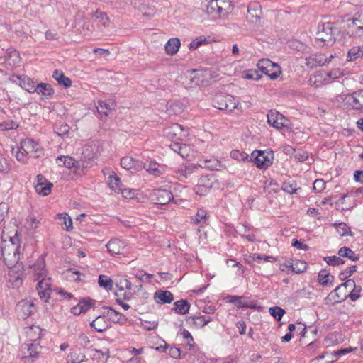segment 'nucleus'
I'll return each mask as SVG.
<instances>
[{
    "label": "nucleus",
    "mask_w": 363,
    "mask_h": 363,
    "mask_svg": "<svg viewBox=\"0 0 363 363\" xmlns=\"http://www.w3.org/2000/svg\"><path fill=\"white\" fill-rule=\"evenodd\" d=\"M92 16L97 19H101V23L104 26H106L109 21V18L108 17L107 13L99 9L93 13Z\"/></svg>",
    "instance_id": "obj_52"
},
{
    "label": "nucleus",
    "mask_w": 363,
    "mask_h": 363,
    "mask_svg": "<svg viewBox=\"0 0 363 363\" xmlns=\"http://www.w3.org/2000/svg\"><path fill=\"white\" fill-rule=\"evenodd\" d=\"M199 167L211 170H217L220 167V163L217 159L213 157L201 161Z\"/></svg>",
    "instance_id": "obj_34"
},
{
    "label": "nucleus",
    "mask_w": 363,
    "mask_h": 363,
    "mask_svg": "<svg viewBox=\"0 0 363 363\" xmlns=\"http://www.w3.org/2000/svg\"><path fill=\"white\" fill-rule=\"evenodd\" d=\"M324 260L327 262L328 264L331 266H339L345 263V260H343L340 256L325 257H324Z\"/></svg>",
    "instance_id": "obj_49"
},
{
    "label": "nucleus",
    "mask_w": 363,
    "mask_h": 363,
    "mask_svg": "<svg viewBox=\"0 0 363 363\" xmlns=\"http://www.w3.org/2000/svg\"><path fill=\"white\" fill-rule=\"evenodd\" d=\"M338 32V28L335 23L325 22L318 24L316 40L324 43L327 45L333 44L335 40V35Z\"/></svg>",
    "instance_id": "obj_2"
},
{
    "label": "nucleus",
    "mask_w": 363,
    "mask_h": 363,
    "mask_svg": "<svg viewBox=\"0 0 363 363\" xmlns=\"http://www.w3.org/2000/svg\"><path fill=\"white\" fill-rule=\"evenodd\" d=\"M51 281L50 279L46 277H41L37 284V289H50Z\"/></svg>",
    "instance_id": "obj_54"
},
{
    "label": "nucleus",
    "mask_w": 363,
    "mask_h": 363,
    "mask_svg": "<svg viewBox=\"0 0 363 363\" xmlns=\"http://www.w3.org/2000/svg\"><path fill=\"white\" fill-rule=\"evenodd\" d=\"M325 188L324 180L318 179L313 182V189L318 192H321Z\"/></svg>",
    "instance_id": "obj_63"
},
{
    "label": "nucleus",
    "mask_w": 363,
    "mask_h": 363,
    "mask_svg": "<svg viewBox=\"0 0 363 363\" xmlns=\"http://www.w3.org/2000/svg\"><path fill=\"white\" fill-rule=\"evenodd\" d=\"M191 152V148L190 145L183 143L180 152H179V155L182 156L183 158H188L190 156Z\"/></svg>",
    "instance_id": "obj_61"
},
{
    "label": "nucleus",
    "mask_w": 363,
    "mask_h": 363,
    "mask_svg": "<svg viewBox=\"0 0 363 363\" xmlns=\"http://www.w3.org/2000/svg\"><path fill=\"white\" fill-rule=\"evenodd\" d=\"M258 69L271 79H277L281 74L280 66L269 59H262L257 64Z\"/></svg>",
    "instance_id": "obj_4"
},
{
    "label": "nucleus",
    "mask_w": 363,
    "mask_h": 363,
    "mask_svg": "<svg viewBox=\"0 0 363 363\" xmlns=\"http://www.w3.org/2000/svg\"><path fill=\"white\" fill-rule=\"evenodd\" d=\"M85 355L80 352H72L69 355V360L72 363H81L84 361Z\"/></svg>",
    "instance_id": "obj_53"
},
{
    "label": "nucleus",
    "mask_w": 363,
    "mask_h": 363,
    "mask_svg": "<svg viewBox=\"0 0 363 363\" xmlns=\"http://www.w3.org/2000/svg\"><path fill=\"white\" fill-rule=\"evenodd\" d=\"M341 289L342 286H337L334 291H331L329 294L328 298L333 299L334 303L341 302L342 301V298H343V297H341L338 293V291H340Z\"/></svg>",
    "instance_id": "obj_58"
},
{
    "label": "nucleus",
    "mask_w": 363,
    "mask_h": 363,
    "mask_svg": "<svg viewBox=\"0 0 363 363\" xmlns=\"http://www.w3.org/2000/svg\"><path fill=\"white\" fill-rule=\"evenodd\" d=\"M252 157L255 160V164L259 169H265L272 164L270 160L262 151H253L252 153Z\"/></svg>",
    "instance_id": "obj_15"
},
{
    "label": "nucleus",
    "mask_w": 363,
    "mask_h": 363,
    "mask_svg": "<svg viewBox=\"0 0 363 363\" xmlns=\"http://www.w3.org/2000/svg\"><path fill=\"white\" fill-rule=\"evenodd\" d=\"M334 225L335 226L337 231L341 236H345L348 235H352L350 228L345 223H335Z\"/></svg>",
    "instance_id": "obj_48"
},
{
    "label": "nucleus",
    "mask_w": 363,
    "mask_h": 363,
    "mask_svg": "<svg viewBox=\"0 0 363 363\" xmlns=\"http://www.w3.org/2000/svg\"><path fill=\"white\" fill-rule=\"evenodd\" d=\"M3 262L8 268L16 267L20 259L21 238L17 232L0 245Z\"/></svg>",
    "instance_id": "obj_1"
},
{
    "label": "nucleus",
    "mask_w": 363,
    "mask_h": 363,
    "mask_svg": "<svg viewBox=\"0 0 363 363\" xmlns=\"http://www.w3.org/2000/svg\"><path fill=\"white\" fill-rule=\"evenodd\" d=\"M319 283L323 286H327L328 284H331L334 280V277L330 274V272L324 269L320 271L318 277Z\"/></svg>",
    "instance_id": "obj_36"
},
{
    "label": "nucleus",
    "mask_w": 363,
    "mask_h": 363,
    "mask_svg": "<svg viewBox=\"0 0 363 363\" xmlns=\"http://www.w3.org/2000/svg\"><path fill=\"white\" fill-rule=\"evenodd\" d=\"M21 148L26 154L30 155L33 157H39L42 150L39 145L32 138H25L21 142Z\"/></svg>",
    "instance_id": "obj_8"
},
{
    "label": "nucleus",
    "mask_w": 363,
    "mask_h": 363,
    "mask_svg": "<svg viewBox=\"0 0 363 363\" xmlns=\"http://www.w3.org/2000/svg\"><path fill=\"white\" fill-rule=\"evenodd\" d=\"M255 230L247 224L240 223L235 228V232L240 236L245 238L250 242L255 241Z\"/></svg>",
    "instance_id": "obj_14"
},
{
    "label": "nucleus",
    "mask_w": 363,
    "mask_h": 363,
    "mask_svg": "<svg viewBox=\"0 0 363 363\" xmlns=\"http://www.w3.org/2000/svg\"><path fill=\"white\" fill-rule=\"evenodd\" d=\"M359 292H360V289H356V287H355L348 295L345 294L343 298H342V300H344V299L347 298V297H349L351 301H355L359 298Z\"/></svg>",
    "instance_id": "obj_62"
},
{
    "label": "nucleus",
    "mask_w": 363,
    "mask_h": 363,
    "mask_svg": "<svg viewBox=\"0 0 363 363\" xmlns=\"http://www.w3.org/2000/svg\"><path fill=\"white\" fill-rule=\"evenodd\" d=\"M174 308H172V311H174L175 313L185 315L189 313L190 309V303L186 299H181L174 302Z\"/></svg>",
    "instance_id": "obj_24"
},
{
    "label": "nucleus",
    "mask_w": 363,
    "mask_h": 363,
    "mask_svg": "<svg viewBox=\"0 0 363 363\" xmlns=\"http://www.w3.org/2000/svg\"><path fill=\"white\" fill-rule=\"evenodd\" d=\"M261 14V6L258 3L253 2L250 4L247 8V18L250 19L251 21L253 18L258 20L260 18Z\"/></svg>",
    "instance_id": "obj_26"
},
{
    "label": "nucleus",
    "mask_w": 363,
    "mask_h": 363,
    "mask_svg": "<svg viewBox=\"0 0 363 363\" xmlns=\"http://www.w3.org/2000/svg\"><path fill=\"white\" fill-rule=\"evenodd\" d=\"M184 131V127L178 123H172L164 128L163 135L169 140H181L185 136Z\"/></svg>",
    "instance_id": "obj_9"
},
{
    "label": "nucleus",
    "mask_w": 363,
    "mask_h": 363,
    "mask_svg": "<svg viewBox=\"0 0 363 363\" xmlns=\"http://www.w3.org/2000/svg\"><path fill=\"white\" fill-rule=\"evenodd\" d=\"M98 112L101 114H104L106 116H108V113L112 109L110 104L105 101L99 100L98 105L96 106Z\"/></svg>",
    "instance_id": "obj_46"
},
{
    "label": "nucleus",
    "mask_w": 363,
    "mask_h": 363,
    "mask_svg": "<svg viewBox=\"0 0 363 363\" xmlns=\"http://www.w3.org/2000/svg\"><path fill=\"white\" fill-rule=\"evenodd\" d=\"M282 189L290 194H297L301 190V187H297V184L295 182H284L282 185Z\"/></svg>",
    "instance_id": "obj_40"
},
{
    "label": "nucleus",
    "mask_w": 363,
    "mask_h": 363,
    "mask_svg": "<svg viewBox=\"0 0 363 363\" xmlns=\"http://www.w3.org/2000/svg\"><path fill=\"white\" fill-rule=\"evenodd\" d=\"M57 160L62 162L64 166L69 169H80L84 166L81 161L76 160L69 156H60L57 157Z\"/></svg>",
    "instance_id": "obj_25"
},
{
    "label": "nucleus",
    "mask_w": 363,
    "mask_h": 363,
    "mask_svg": "<svg viewBox=\"0 0 363 363\" xmlns=\"http://www.w3.org/2000/svg\"><path fill=\"white\" fill-rule=\"evenodd\" d=\"M181 43L179 38H173L169 39L165 45V50L168 55L176 54L180 47Z\"/></svg>",
    "instance_id": "obj_30"
},
{
    "label": "nucleus",
    "mask_w": 363,
    "mask_h": 363,
    "mask_svg": "<svg viewBox=\"0 0 363 363\" xmlns=\"http://www.w3.org/2000/svg\"><path fill=\"white\" fill-rule=\"evenodd\" d=\"M188 322H189L191 324L195 325L196 328H203L206 325H207L208 323L212 321V319L209 317H206L204 315H200V316H194L192 318H189L187 320Z\"/></svg>",
    "instance_id": "obj_33"
},
{
    "label": "nucleus",
    "mask_w": 363,
    "mask_h": 363,
    "mask_svg": "<svg viewBox=\"0 0 363 363\" xmlns=\"http://www.w3.org/2000/svg\"><path fill=\"white\" fill-rule=\"evenodd\" d=\"M214 107L219 110L233 111L239 108L240 103L232 96H218L214 101Z\"/></svg>",
    "instance_id": "obj_5"
},
{
    "label": "nucleus",
    "mask_w": 363,
    "mask_h": 363,
    "mask_svg": "<svg viewBox=\"0 0 363 363\" xmlns=\"http://www.w3.org/2000/svg\"><path fill=\"white\" fill-rule=\"evenodd\" d=\"M238 307L242 308H251L256 309L257 305L255 301H248L245 299H243L242 297L238 303Z\"/></svg>",
    "instance_id": "obj_55"
},
{
    "label": "nucleus",
    "mask_w": 363,
    "mask_h": 363,
    "mask_svg": "<svg viewBox=\"0 0 363 363\" xmlns=\"http://www.w3.org/2000/svg\"><path fill=\"white\" fill-rule=\"evenodd\" d=\"M95 303L96 301L89 297L82 298L75 306L72 308L71 312L74 315H79L81 313H86L94 306Z\"/></svg>",
    "instance_id": "obj_12"
},
{
    "label": "nucleus",
    "mask_w": 363,
    "mask_h": 363,
    "mask_svg": "<svg viewBox=\"0 0 363 363\" xmlns=\"http://www.w3.org/2000/svg\"><path fill=\"white\" fill-rule=\"evenodd\" d=\"M108 179V185L112 190H113L115 192L122 194L124 196H128V194H125L127 192V189H123L122 188L123 185L118 176H117L116 174H111L109 176Z\"/></svg>",
    "instance_id": "obj_21"
},
{
    "label": "nucleus",
    "mask_w": 363,
    "mask_h": 363,
    "mask_svg": "<svg viewBox=\"0 0 363 363\" xmlns=\"http://www.w3.org/2000/svg\"><path fill=\"white\" fill-rule=\"evenodd\" d=\"M13 77H16L18 82H15L18 84L21 88L26 90L29 93L35 92V82L28 77L26 75L22 76H13Z\"/></svg>",
    "instance_id": "obj_16"
},
{
    "label": "nucleus",
    "mask_w": 363,
    "mask_h": 363,
    "mask_svg": "<svg viewBox=\"0 0 363 363\" xmlns=\"http://www.w3.org/2000/svg\"><path fill=\"white\" fill-rule=\"evenodd\" d=\"M16 310L18 317L26 319L35 312V308L33 302L30 299L26 298L18 302Z\"/></svg>",
    "instance_id": "obj_10"
},
{
    "label": "nucleus",
    "mask_w": 363,
    "mask_h": 363,
    "mask_svg": "<svg viewBox=\"0 0 363 363\" xmlns=\"http://www.w3.org/2000/svg\"><path fill=\"white\" fill-rule=\"evenodd\" d=\"M230 6V3L223 0H210L206 5V12L213 18H222L227 16Z\"/></svg>",
    "instance_id": "obj_3"
},
{
    "label": "nucleus",
    "mask_w": 363,
    "mask_h": 363,
    "mask_svg": "<svg viewBox=\"0 0 363 363\" xmlns=\"http://www.w3.org/2000/svg\"><path fill=\"white\" fill-rule=\"evenodd\" d=\"M267 116L268 123L277 130H281L289 125V120L278 111L270 110Z\"/></svg>",
    "instance_id": "obj_7"
},
{
    "label": "nucleus",
    "mask_w": 363,
    "mask_h": 363,
    "mask_svg": "<svg viewBox=\"0 0 363 363\" xmlns=\"http://www.w3.org/2000/svg\"><path fill=\"white\" fill-rule=\"evenodd\" d=\"M269 312L277 321H280L286 313V311L279 306L271 307Z\"/></svg>",
    "instance_id": "obj_45"
},
{
    "label": "nucleus",
    "mask_w": 363,
    "mask_h": 363,
    "mask_svg": "<svg viewBox=\"0 0 363 363\" xmlns=\"http://www.w3.org/2000/svg\"><path fill=\"white\" fill-rule=\"evenodd\" d=\"M154 300L158 304L170 303L174 300V295L169 291L157 290L154 294Z\"/></svg>",
    "instance_id": "obj_18"
},
{
    "label": "nucleus",
    "mask_w": 363,
    "mask_h": 363,
    "mask_svg": "<svg viewBox=\"0 0 363 363\" xmlns=\"http://www.w3.org/2000/svg\"><path fill=\"white\" fill-rule=\"evenodd\" d=\"M284 267L290 269L293 272L296 274H300L306 270L308 264L301 260H288L284 264Z\"/></svg>",
    "instance_id": "obj_19"
},
{
    "label": "nucleus",
    "mask_w": 363,
    "mask_h": 363,
    "mask_svg": "<svg viewBox=\"0 0 363 363\" xmlns=\"http://www.w3.org/2000/svg\"><path fill=\"white\" fill-rule=\"evenodd\" d=\"M326 61L328 62V65L332 64L335 66L343 65L344 59L343 55L340 56L337 53L330 54V55H326Z\"/></svg>",
    "instance_id": "obj_44"
},
{
    "label": "nucleus",
    "mask_w": 363,
    "mask_h": 363,
    "mask_svg": "<svg viewBox=\"0 0 363 363\" xmlns=\"http://www.w3.org/2000/svg\"><path fill=\"white\" fill-rule=\"evenodd\" d=\"M228 266H231L232 267H238V274L241 275L244 273L245 269L244 267L238 262L235 261V259H228L226 262Z\"/></svg>",
    "instance_id": "obj_60"
},
{
    "label": "nucleus",
    "mask_w": 363,
    "mask_h": 363,
    "mask_svg": "<svg viewBox=\"0 0 363 363\" xmlns=\"http://www.w3.org/2000/svg\"><path fill=\"white\" fill-rule=\"evenodd\" d=\"M67 214H65L64 216L62 214L60 218L63 219V222L61 223L62 227L64 230L67 231H69L72 229V221L69 216L66 217Z\"/></svg>",
    "instance_id": "obj_57"
},
{
    "label": "nucleus",
    "mask_w": 363,
    "mask_h": 363,
    "mask_svg": "<svg viewBox=\"0 0 363 363\" xmlns=\"http://www.w3.org/2000/svg\"><path fill=\"white\" fill-rule=\"evenodd\" d=\"M291 245L293 247H296L297 249L303 250H307L309 248V247L306 244L301 242L297 239L292 240Z\"/></svg>",
    "instance_id": "obj_64"
},
{
    "label": "nucleus",
    "mask_w": 363,
    "mask_h": 363,
    "mask_svg": "<svg viewBox=\"0 0 363 363\" xmlns=\"http://www.w3.org/2000/svg\"><path fill=\"white\" fill-rule=\"evenodd\" d=\"M152 200L155 203L160 205H166L169 202L176 203L171 191L166 189H155L152 194Z\"/></svg>",
    "instance_id": "obj_11"
},
{
    "label": "nucleus",
    "mask_w": 363,
    "mask_h": 363,
    "mask_svg": "<svg viewBox=\"0 0 363 363\" xmlns=\"http://www.w3.org/2000/svg\"><path fill=\"white\" fill-rule=\"evenodd\" d=\"M139 161L131 157H124L121 160V165L123 168L130 170L137 169L139 167Z\"/></svg>",
    "instance_id": "obj_35"
},
{
    "label": "nucleus",
    "mask_w": 363,
    "mask_h": 363,
    "mask_svg": "<svg viewBox=\"0 0 363 363\" xmlns=\"http://www.w3.org/2000/svg\"><path fill=\"white\" fill-rule=\"evenodd\" d=\"M22 350H26L29 353L28 357L36 359L38 357V355L41 352L42 347L40 345L39 342L35 340L30 343L23 344ZM24 358H27V357L26 356Z\"/></svg>",
    "instance_id": "obj_17"
},
{
    "label": "nucleus",
    "mask_w": 363,
    "mask_h": 363,
    "mask_svg": "<svg viewBox=\"0 0 363 363\" xmlns=\"http://www.w3.org/2000/svg\"><path fill=\"white\" fill-rule=\"evenodd\" d=\"M347 103L354 109H361L363 107V90L348 94L345 97Z\"/></svg>",
    "instance_id": "obj_13"
},
{
    "label": "nucleus",
    "mask_w": 363,
    "mask_h": 363,
    "mask_svg": "<svg viewBox=\"0 0 363 363\" xmlns=\"http://www.w3.org/2000/svg\"><path fill=\"white\" fill-rule=\"evenodd\" d=\"M10 169L8 160L0 153V173H6Z\"/></svg>",
    "instance_id": "obj_59"
},
{
    "label": "nucleus",
    "mask_w": 363,
    "mask_h": 363,
    "mask_svg": "<svg viewBox=\"0 0 363 363\" xmlns=\"http://www.w3.org/2000/svg\"><path fill=\"white\" fill-rule=\"evenodd\" d=\"M33 271L37 276L36 279L46 277L45 262L44 258L41 257L38 259L35 264L33 265Z\"/></svg>",
    "instance_id": "obj_29"
},
{
    "label": "nucleus",
    "mask_w": 363,
    "mask_h": 363,
    "mask_svg": "<svg viewBox=\"0 0 363 363\" xmlns=\"http://www.w3.org/2000/svg\"><path fill=\"white\" fill-rule=\"evenodd\" d=\"M35 92L41 94L46 99H50L54 94V90L52 86L46 83H40L35 86Z\"/></svg>",
    "instance_id": "obj_27"
},
{
    "label": "nucleus",
    "mask_w": 363,
    "mask_h": 363,
    "mask_svg": "<svg viewBox=\"0 0 363 363\" xmlns=\"http://www.w3.org/2000/svg\"><path fill=\"white\" fill-rule=\"evenodd\" d=\"M53 184L50 182L45 183V184H36L35 189L36 192L43 196H48L51 192V189Z\"/></svg>",
    "instance_id": "obj_38"
},
{
    "label": "nucleus",
    "mask_w": 363,
    "mask_h": 363,
    "mask_svg": "<svg viewBox=\"0 0 363 363\" xmlns=\"http://www.w3.org/2000/svg\"><path fill=\"white\" fill-rule=\"evenodd\" d=\"M216 182L213 174L202 176L198 181L197 185L194 188L195 193L200 196L206 195L213 188Z\"/></svg>",
    "instance_id": "obj_6"
},
{
    "label": "nucleus",
    "mask_w": 363,
    "mask_h": 363,
    "mask_svg": "<svg viewBox=\"0 0 363 363\" xmlns=\"http://www.w3.org/2000/svg\"><path fill=\"white\" fill-rule=\"evenodd\" d=\"M363 57V48L354 46L347 52V61L353 62Z\"/></svg>",
    "instance_id": "obj_31"
},
{
    "label": "nucleus",
    "mask_w": 363,
    "mask_h": 363,
    "mask_svg": "<svg viewBox=\"0 0 363 363\" xmlns=\"http://www.w3.org/2000/svg\"><path fill=\"white\" fill-rule=\"evenodd\" d=\"M206 216L207 213L206 210H204L203 208H200L198 210L196 216L191 218V223L195 225L205 223L206 220Z\"/></svg>",
    "instance_id": "obj_39"
},
{
    "label": "nucleus",
    "mask_w": 363,
    "mask_h": 363,
    "mask_svg": "<svg viewBox=\"0 0 363 363\" xmlns=\"http://www.w3.org/2000/svg\"><path fill=\"white\" fill-rule=\"evenodd\" d=\"M99 285L106 290H111L113 287L112 279L106 275H100L98 281Z\"/></svg>",
    "instance_id": "obj_42"
},
{
    "label": "nucleus",
    "mask_w": 363,
    "mask_h": 363,
    "mask_svg": "<svg viewBox=\"0 0 363 363\" xmlns=\"http://www.w3.org/2000/svg\"><path fill=\"white\" fill-rule=\"evenodd\" d=\"M90 325L97 332L101 333L108 328L109 320L105 314L99 315L90 323Z\"/></svg>",
    "instance_id": "obj_20"
},
{
    "label": "nucleus",
    "mask_w": 363,
    "mask_h": 363,
    "mask_svg": "<svg viewBox=\"0 0 363 363\" xmlns=\"http://www.w3.org/2000/svg\"><path fill=\"white\" fill-rule=\"evenodd\" d=\"M198 167H196L194 164H182L177 170V174L180 179L182 178H187L191 173L194 172L195 169H197Z\"/></svg>",
    "instance_id": "obj_28"
},
{
    "label": "nucleus",
    "mask_w": 363,
    "mask_h": 363,
    "mask_svg": "<svg viewBox=\"0 0 363 363\" xmlns=\"http://www.w3.org/2000/svg\"><path fill=\"white\" fill-rule=\"evenodd\" d=\"M143 168L150 174L159 177L164 172V167L156 162H150L143 164Z\"/></svg>",
    "instance_id": "obj_23"
},
{
    "label": "nucleus",
    "mask_w": 363,
    "mask_h": 363,
    "mask_svg": "<svg viewBox=\"0 0 363 363\" xmlns=\"http://www.w3.org/2000/svg\"><path fill=\"white\" fill-rule=\"evenodd\" d=\"M108 251L112 255H118L125 248V244L120 240L111 239L106 245Z\"/></svg>",
    "instance_id": "obj_22"
},
{
    "label": "nucleus",
    "mask_w": 363,
    "mask_h": 363,
    "mask_svg": "<svg viewBox=\"0 0 363 363\" xmlns=\"http://www.w3.org/2000/svg\"><path fill=\"white\" fill-rule=\"evenodd\" d=\"M314 59L317 66L323 67L328 65V62L326 61V55L322 52L314 54Z\"/></svg>",
    "instance_id": "obj_50"
},
{
    "label": "nucleus",
    "mask_w": 363,
    "mask_h": 363,
    "mask_svg": "<svg viewBox=\"0 0 363 363\" xmlns=\"http://www.w3.org/2000/svg\"><path fill=\"white\" fill-rule=\"evenodd\" d=\"M260 71L255 69H250L245 72L244 78L246 79H252L257 81L262 77V74L259 72Z\"/></svg>",
    "instance_id": "obj_47"
},
{
    "label": "nucleus",
    "mask_w": 363,
    "mask_h": 363,
    "mask_svg": "<svg viewBox=\"0 0 363 363\" xmlns=\"http://www.w3.org/2000/svg\"><path fill=\"white\" fill-rule=\"evenodd\" d=\"M338 255L340 257H347L352 261H357L359 259V256L347 247H341L338 250Z\"/></svg>",
    "instance_id": "obj_37"
},
{
    "label": "nucleus",
    "mask_w": 363,
    "mask_h": 363,
    "mask_svg": "<svg viewBox=\"0 0 363 363\" xmlns=\"http://www.w3.org/2000/svg\"><path fill=\"white\" fill-rule=\"evenodd\" d=\"M356 270H357V266L352 265V266L347 268L345 270L342 271V272H340L339 277L341 280H345L346 279H347L348 277L352 276V274L354 272H356Z\"/></svg>",
    "instance_id": "obj_56"
},
{
    "label": "nucleus",
    "mask_w": 363,
    "mask_h": 363,
    "mask_svg": "<svg viewBox=\"0 0 363 363\" xmlns=\"http://www.w3.org/2000/svg\"><path fill=\"white\" fill-rule=\"evenodd\" d=\"M104 308L108 310L106 315L108 316L110 319H112L113 323H119L121 321L123 315L120 312L109 306H104Z\"/></svg>",
    "instance_id": "obj_41"
},
{
    "label": "nucleus",
    "mask_w": 363,
    "mask_h": 363,
    "mask_svg": "<svg viewBox=\"0 0 363 363\" xmlns=\"http://www.w3.org/2000/svg\"><path fill=\"white\" fill-rule=\"evenodd\" d=\"M52 77L58 82L60 85L68 88L72 85V81L69 78L65 76L64 73L57 69L53 72Z\"/></svg>",
    "instance_id": "obj_32"
},
{
    "label": "nucleus",
    "mask_w": 363,
    "mask_h": 363,
    "mask_svg": "<svg viewBox=\"0 0 363 363\" xmlns=\"http://www.w3.org/2000/svg\"><path fill=\"white\" fill-rule=\"evenodd\" d=\"M347 23L349 28L348 33H350V35L360 37L363 35V28H362L361 26H354L352 22H347Z\"/></svg>",
    "instance_id": "obj_43"
},
{
    "label": "nucleus",
    "mask_w": 363,
    "mask_h": 363,
    "mask_svg": "<svg viewBox=\"0 0 363 363\" xmlns=\"http://www.w3.org/2000/svg\"><path fill=\"white\" fill-rule=\"evenodd\" d=\"M347 22H352L354 26L359 25L363 28V11L358 12L352 18H349Z\"/></svg>",
    "instance_id": "obj_51"
}]
</instances>
